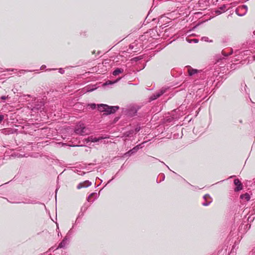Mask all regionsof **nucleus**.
Wrapping results in <instances>:
<instances>
[{"mask_svg":"<svg viewBox=\"0 0 255 255\" xmlns=\"http://www.w3.org/2000/svg\"><path fill=\"white\" fill-rule=\"evenodd\" d=\"M250 196L248 193H246L241 195V198L243 200H245L246 201H248L250 199Z\"/></svg>","mask_w":255,"mask_h":255,"instance_id":"1a4fd4ad","label":"nucleus"},{"mask_svg":"<svg viewBox=\"0 0 255 255\" xmlns=\"http://www.w3.org/2000/svg\"><path fill=\"white\" fill-rule=\"evenodd\" d=\"M140 146V144L137 145L135 147H134L133 149L128 151V153H131V154L135 152L138 149L141 148Z\"/></svg>","mask_w":255,"mask_h":255,"instance_id":"9d476101","label":"nucleus"},{"mask_svg":"<svg viewBox=\"0 0 255 255\" xmlns=\"http://www.w3.org/2000/svg\"><path fill=\"white\" fill-rule=\"evenodd\" d=\"M204 199L205 200H208V199H209V201L208 202H205V203H203V205L204 206H208L212 202V200H211V198L210 197V196L208 194H206L204 196Z\"/></svg>","mask_w":255,"mask_h":255,"instance_id":"0eeeda50","label":"nucleus"},{"mask_svg":"<svg viewBox=\"0 0 255 255\" xmlns=\"http://www.w3.org/2000/svg\"><path fill=\"white\" fill-rule=\"evenodd\" d=\"M5 98H5V96H2V97H1V99H2V100H5Z\"/></svg>","mask_w":255,"mask_h":255,"instance_id":"aec40b11","label":"nucleus"},{"mask_svg":"<svg viewBox=\"0 0 255 255\" xmlns=\"http://www.w3.org/2000/svg\"><path fill=\"white\" fill-rule=\"evenodd\" d=\"M234 184L237 186V187L235 189L236 191H238L242 189V184L239 179H235Z\"/></svg>","mask_w":255,"mask_h":255,"instance_id":"39448f33","label":"nucleus"},{"mask_svg":"<svg viewBox=\"0 0 255 255\" xmlns=\"http://www.w3.org/2000/svg\"><path fill=\"white\" fill-rule=\"evenodd\" d=\"M59 72L62 74L64 72V70L62 69H59Z\"/></svg>","mask_w":255,"mask_h":255,"instance_id":"6ab92c4d","label":"nucleus"},{"mask_svg":"<svg viewBox=\"0 0 255 255\" xmlns=\"http://www.w3.org/2000/svg\"><path fill=\"white\" fill-rule=\"evenodd\" d=\"M94 194H95V193H92V194H91V195L88 197V201H90V198H91V197L93 195H94Z\"/></svg>","mask_w":255,"mask_h":255,"instance_id":"dca6fc26","label":"nucleus"},{"mask_svg":"<svg viewBox=\"0 0 255 255\" xmlns=\"http://www.w3.org/2000/svg\"><path fill=\"white\" fill-rule=\"evenodd\" d=\"M89 106H90L92 109H94L96 108V105L95 104H92L89 105Z\"/></svg>","mask_w":255,"mask_h":255,"instance_id":"4468645a","label":"nucleus"},{"mask_svg":"<svg viewBox=\"0 0 255 255\" xmlns=\"http://www.w3.org/2000/svg\"><path fill=\"white\" fill-rule=\"evenodd\" d=\"M194 40H195V42H197V41L196 39H195Z\"/></svg>","mask_w":255,"mask_h":255,"instance_id":"4be33fe9","label":"nucleus"},{"mask_svg":"<svg viewBox=\"0 0 255 255\" xmlns=\"http://www.w3.org/2000/svg\"><path fill=\"white\" fill-rule=\"evenodd\" d=\"M123 72V69L118 68V69H116L113 72V74L114 76H116V75H118V74H119L120 73H122Z\"/></svg>","mask_w":255,"mask_h":255,"instance_id":"f8f14e48","label":"nucleus"},{"mask_svg":"<svg viewBox=\"0 0 255 255\" xmlns=\"http://www.w3.org/2000/svg\"><path fill=\"white\" fill-rule=\"evenodd\" d=\"M3 116L2 115H0V122H1L3 119Z\"/></svg>","mask_w":255,"mask_h":255,"instance_id":"f3484780","label":"nucleus"},{"mask_svg":"<svg viewBox=\"0 0 255 255\" xmlns=\"http://www.w3.org/2000/svg\"><path fill=\"white\" fill-rule=\"evenodd\" d=\"M248 10V7L246 5L239 6L236 10V13L239 16H243L246 14Z\"/></svg>","mask_w":255,"mask_h":255,"instance_id":"7ed1b4c3","label":"nucleus"},{"mask_svg":"<svg viewBox=\"0 0 255 255\" xmlns=\"http://www.w3.org/2000/svg\"><path fill=\"white\" fill-rule=\"evenodd\" d=\"M67 244V239H64L62 242L59 244L58 248H62L65 247L66 245Z\"/></svg>","mask_w":255,"mask_h":255,"instance_id":"9b49d317","label":"nucleus"},{"mask_svg":"<svg viewBox=\"0 0 255 255\" xmlns=\"http://www.w3.org/2000/svg\"><path fill=\"white\" fill-rule=\"evenodd\" d=\"M98 110L102 112H105L106 114H110L115 113L118 109L117 106H109L107 105L101 104L98 105Z\"/></svg>","mask_w":255,"mask_h":255,"instance_id":"f257e3e1","label":"nucleus"},{"mask_svg":"<svg viewBox=\"0 0 255 255\" xmlns=\"http://www.w3.org/2000/svg\"><path fill=\"white\" fill-rule=\"evenodd\" d=\"M103 138H104L103 137H90L89 138V141H90L92 142H96L99 141V140H100L101 139H102Z\"/></svg>","mask_w":255,"mask_h":255,"instance_id":"6e6552de","label":"nucleus"},{"mask_svg":"<svg viewBox=\"0 0 255 255\" xmlns=\"http://www.w3.org/2000/svg\"><path fill=\"white\" fill-rule=\"evenodd\" d=\"M198 72L197 70L189 68L188 73L189 75L192 76Z\"/></svg>","mask_w":255,"mask_h":255,"instance_id":"ddd939ff","label":"nucleus"},{"mask_svg":"<svg viewBox=\"0 0 255 255\" xmlns=\"http://www.w3.org/2000/svg\"><path fill=\"white\" fill-rule=\"evenodd\" d=\"M164 92L165 91L164 90H161L160 92H157L155 95H153L151 98V100H155L156 99L160 97L161 95H162Z\"/></svg>","mask_w":255,"mask_h":255,"instance_id":"423d86ee","label":"nucleus"},{"mask_svg":"<svg viewBox=\"0 0 255 255\" xmlns=\"http://www.w3.org/2000/svg\"><path fill=\"white\" fill-rule=\"evenodd\" d=\"M222 54H223L224 55H225V56H228V55H229L231 54H232V52H230L229 54H226L225 53V52L223 51V52H222Z\"/></svg>","mask_w":255,"mask_h":255,"instance_id":"a211bd4d","label":"nucleus"},{"mask_svg":"<svg viewBox=\"0 0 255 255\" xmlns=\"http://www.w3.org/2000/svg\"><path fill=\"white\" fill-rule=\"evenodd\" d=\"M217 12L219 14H220L222 12V11H217Z\"/></svg>","mask_w":255,"mask_h":255,"instance_id":"412c9836","label":"nucleus"},{"mask_svg":"<svg viewBox=\"0 0 255 255\" xmlns=\"http://www.w3.org/2000/svg\"><path fill=\"white\" fill-rule=\"evenodd\" d=\"M202 40H203V41H209L208 40V38L207 37H203L202 38ZM212 40H210L209 42H212Z\"/></svg>","mask_w":255,"mask_h":255,"instance_id":"2eb2a0df","label":"nucleus"},{"mask_svg":"<svg viewBox=\"0 0 255 255\" xmlns=\"http://www.w3.org/2000/svg\"><path fill=\"white\" fill-rule=\"evenodd\" d=\"M89 131V130L86 128L84 125L81 123L78 124L75 129V133L80 135L88 134Z\"/></svg>","mask_w":255,"mask_h":255,"instance_id":"f03ea898","label":"nucleus"},{"mask_svg":"<svg viewBox=\"0 0 255 255\" xmlns=\"http://www.w3.org/2000/svg\"><path fill=\"white\" fill-rule=\"evenodd\" d=\"M91 185V183L90 182H89L88 180L85 181L83 182L79 183L77 186V188L79 189L82 188L88 187L90 186Z\"/></svg>","mask_w":255,"mask_h":255,"instance_id":"20e7f679","label":"nucleus"}]
</instances>
